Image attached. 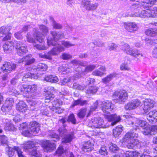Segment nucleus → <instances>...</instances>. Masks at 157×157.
Here are the masks:
<instances>
[{
	"mask_svg": "<svg viewBox=\"0 0 157 157\" xmlns=\"http://www.w3.org/2000/svg\"><path fill=\"white\" fill-rule=\"evenodd\" d=\"M136 129V128L130 130L125 134L122 139L123 142L128 143L127 147L128 148H139L141 145H144V143L140 142L135 139L138 136V134L135 132Z\"/></svg>",
	"mask_w": 157,
	"mask_h": 157,
	"instance_id": "nucleus-1",
	"label": "nucleus"
},
{
	"mask_svg": "<svg viewBox=\"0 0 157 157\" xmlns=\"http://www.w3.org/2000/svg\"><path fill=\"white\" fill-rule=\"evenodd\" d=\"M20 89L21 93L24 96L27 97H33L36 90L37 86L35 85H23L20 86Z\"/></svg>",
	"mask_w": 157,
	"mask_h": 157,
	"instance_id": "nucleus-2",
	"label": "nucleus"
},
{
	"mask_svg": "<svg viewBox=\"0 0 157 157\" xmlns=\"http://www.w3.org/2000/svg\"><path fill=\"white\" fill-rule=\"evenodd\" d=\"M114 101L121 104L124 103L128 98L127 92L125 90L115 92L113 95Z\"/></svg>",
	"mask_w": 157,
	"mask_h": 157,
	"instance_id": "nucleus-3",
	"label": "nucleus"
},
{
	"mask_svg": "<svg viewBox=\"0 0 157 157\" xmlns=\"http://www.w3.org/2000/svg\"><path fill=\"white\" fill-rule=\"evenodd\" d=\"M155 10L154 7H151L150 9H146L145 10H142L139 13L136 12L134 14H129L130 17H137L143 18L148 17H155L156 13H154Z\"/></svg>",
	"mask_w": 157,
	"mask_h": 157,
	"instance_id": "nucleus-4",
	"label": "nucleus"
},
{
	"mask_svg": "<svg viewBox=\"0 0 157 157\" xmlns=\"http://www.w3.org/2000/svg\"><path fill=\"white\" fill-rule=\"evenodd\" d=\"M39 28L42 34L36 30L35 31V33L34 34V36H36V39L37 41L40 43H42L44 41V35H46L48 32V29L47 27L43 25H40Z\"/></svg>",
	"mask_w": 157,
	"mask_h": 157,
	"instance_id": "nucleus-5",
	"label": "nucleus"
},
{
	"mask_svg": "<svg viewBox=\"0 0 157 157\" xmlns=\"http://www.w3.org/2000/svg\"><path fill=\"white\" fill-rule=\"evenodd\" d=\"M89 125L92 128H106L108 125L104 124V121L101 117H95L89 121Z\"/></svg>",
	"mask_w": 157,
	"mask_h": 157,
	"instance_id": "nucleus-6",
	"label": "nucleus"
},
{
	"mask_svg": "<svg viewBox=\"0 0 157 157\" xmlns=\"http://www.w3.org/2000/svg\"><path fill=\"white\" fill-rule=\"evenodd\" d=\"M122 50L126 53L131 56L137 57L140 56L142 57V55L137 50L134 48H131L130 46L127 44L123 45Z\"/></svg>",
	"mask_w": 157,
	"mask_h": 157,
	"instance_id": "nucleus-7",
	"label": "nucleus"
},
{
	"mask_svg": "<svg viewBox=\"0 0 157 157\" xmlns=\"http://www.w3.org/2000/svg\"><path fill=\"white\" fill-rule=\"evenodd\" d=\"M16 67V64L10 62H5L1 67V69L4 73L9 74L12 71L14 70Z\"/></svg>",
	"mask_w": 157,
	"mask_h": 157,
	"instance_id": "nucleus-8",
	"label": "nucleus"
},
{
	"mask_svg": "<svg viewBox=\"0 0 157 157\" xmlns=\"http://www.w3.org/2000/svg\"><path fill=\"white\" fill-rule=\"evenodd\" d=\"M141 104L140 101L137 99L132 100L127 103L124 106L126 110H131L135 109L139 107Z\"/></svg>",
	"mask_w": 157,
	"mask_h": 157,
	"instance_id": "nucleus-9",
	"label": "nucleus"
},
{
	"mask_svg": "<svg viewBox=\"0 0 157 157\" xmlns=\"http://www.w3.org/2000/svg\"><path fill=\"white\" fill-rule=\"evenodd\" d=\"M104 116L105 118L107 119L109 121H112L111 125L112 126H113L116 124L121 119L120 116L117 115L116 114H105Z\"/></svg>",
	"mask_w": 157,
	"mask_h": 157,
	"instance_id": "nucleus-10",
	"label": "nucleus"
},
{
	"mask_svg": "<svg viewBox=\"0 0 157 157\" xmlns=\"http://www.w3.org/2000/svg\"><path fill=\"white\" fill-rule=\"evenodd\" d=\"M14 102L13 99H7L6 100L5 103L2 107L1 110L3 112L7 113L10 112V111L12 109Z\"/></svg>",
	"mask_w": 157,
	"mask_h": 157,
	"instance_id": "nucleus-11",
	"label": "nucleus"
},
{
	"mask_svg": "<svg viewBox=\"0 0 157 157\" xmlns=\"http://www.w3.org/2000/svg\"><path fill=\"white\" fill-rule=\"evenodd\" d=\"M124 26L128 32L130 33H134L138 29L137 25L134 22H125Z\"/></svg>",
	"mask_w": 157,
	"mask_h": 157,
	"instance_id": "nucleus-12",
	"label": "nucleus"
},
{
	"mask_svg": "<svg viewBox=\"0 0 157 157\" xmlns=\"http://www.w3.org/2000/svg\"><path fill=\"white\" fill-rule=\"evenodd\" d=\"M29 130L28 133H31L34 135L37 133L40 130L39 125L38 123L35 121L31 122L29 125Z\"/></svg>",
	"mask_w": 157,
	"mask_h": 157,
	"instance_id": "nucleus-13",
	"label": "nucleus"
},
{
	"mask_svg": "<svg viewBox=\"0 0 157 157\" xmlns=\"http://www.w3.org/2000/svg\"><path fill=\"white\" fill-rule=\"evenodd\" d=\"M42 147L45 151L51 152L55 148L56 145L49 140H47L42 144Z\"/></svg>",
	"mask_w": 157,
	"mask_h": 157,
	"instance_id": "nucleus-14",
	"label": "nucleus"
},
{
	"mask_svg": "<svg viewBox=\"0 0 157 157\" xmlns=\"http://www.w3.org/2000/svg\"><path fill=\"white\" fill-rule=\"evenodd\" d=\"M65 50L64 48L62 45L58 44L56 46L53 48L49 52V54L51 57L52 56H57L60 52Z\"/></svg>",
	"mask_w": 157,
	"mask_h": 157,
	"instance_id": "nucleus-15",
	"label": "nucleus"
},
{
	"mask_svg": "<svg viewBox=\"0 0 157 157\" xmlns=\"http://www.w3.org/2000/svg\"><path fill=\"white\" fill-rule=\"evenodd\" d=\"M14 43L13 41L6 42L2 46L3 50L6 53H10L13 49Z\"/></svg>",
	"mask_w": 157,
	"mask_h": 157,
	"instance_id": "nucleus-16",
	"label": "nucleus"
},
{
	"mask_svg": "<svg viewBox=\"0 0 157 157\" xmlns=\"http://www.w3.org/2000/svg\"><path fill=\"white\" fill-rule=\"evenodd\" d=\"M154 104L155 102L153 100L150 99H146L143 108L144 111L147 113L149 110L153 107Z\"/></svg>",
	"mask_w": 157,
	"mask_h": 157,
	"instance_id": "nucleus-17",
	"label": "nucleus"
},
{
	"mask_svg": "<svg viewBox=\"0 0 157 157\" xmlns=\"http://www.w3.org/2000/svg\"><path fill=\"white\" fill-rule=\"evenodd\" d=\"M16 109L19 112L25 113L27 110V105L24 101H20L16 104Z\"/></svg>",
	"mask_w": 157,
	"mask_h": 157,
	"instance_id": "nucleus-18",
	"label": "nucleus"
},
{
	"mask_svg": "<svg viewBox=\"0 0 157 157\" xmlns=\"http://www.w3.org/2000/svg\"><path fill=\"white\" fill-rule=\"evenodd\" d=\"M147 117L150 122L152 123L155 119L157 120V111L155 110L151 111L147 114Z\"/></svg>",
	"mask_w": 157,
	"mask_h": 157,
	"instance_id": "nucleus-19",
	"label": "nucleus"
},
{
	"mask_svg": "<svg viewBox=\"0 0 157 157\" xmlns=\"http://www.w3.org/2000/svg\"><path fill=\"white\" fill-rule=\"evenodd\" d=\"M51 34L54 39L56 41H58L59 39H61L64 37V33L61 32L52 31L51 32Z\"/></svg>",
	"mask_w": 157,
	"mask_h": 157,
	"instance_id": "nucleus-20",
	"label": "nucleus"
},
{
	"mask_svg": "<svg viewBox=\"0 0 157 157\" xmlns=\"http://www.w3.org/2000/svg\"><path fill=\"white\" fill-rule=\"evenodd\" d=\"M74 133L71 132L70 134L65 135L62 139L63 143H67L71 142L73 139Z\"/></svg>",
	"mask_w": 157,
	"mask_h": 157,
	"instance_id": "nucleus-21",
	"label": "nucleus"
},
{
	"mask_svg": "<svg viewBox=\"0 0 157 157\" xmlns=\"http://www.w3.org/2000/svg\"><path fill=\"white\" fill-rule=\"evenodd\" d=\"M102 103V106L101 108V110L104 113L108 112L107 110L111 107V102L109 101L106 100L103 101Z\"/></svg>",
	"mask_w": 157,
	"mask_h": 157,
	"instance_id": "nucleus-22",
	"label": "nucleus"
},
{
	"mask_svg": "<svg viewBox=\"0 0 157 157\" xmlns=\"http://www.w3.org/2000/svg\"><path fill=\"white\" fill-rule=\"evenodd\" d=\"M123 127L121 125H118L113 129V135L115 137L118 136L121 133L123 130Z\"/></svg>",
	"mask_w": 157,
	"mask_h": 157,
	"instance_id": "nucleus-23",
	"label": "nucleus"
},
{
	"mask_svg": "<svg viewBox=\"0 0 157 157\" xmlns=\"http://www.w3.org/2000/svg\"><path fill=\"white\" fill-rule=\"evenodd\" d=\"M93 146L90 141L85 143L83 145L82 150L84 152H87L91 151L93 149Z\"/></svg>",
	"mask_w": 157,
	"mask_h": 157,
	"instance_id": "nucleus-24",
	"label": "nucleus"
},
{
	"mask_svg": "<svg viewBox=\"0 0 157 157\" xmlns=\"http://www.w3.org/2000/svg\"><path fill=\"white\" fill-rule=\"evenodd\" d=\"M117 75V74L116 73H112L102 79V82L105 83H108L111 81L113 78L115 77Z\"/></svg>",
	"mask_w": 157,
	"mask_h": 157,
	"instance_id": "nucleus-25",
	"label": "nucleus"
},
{
	"mask_svg": "<svg viewBox=\"0 0 157 157\" xmlns=\"http://www.w3.org/2000/svg\"><path fill=\"white\" fill-rule=\"evenodd\" d=\"M44 80L48 82L52 83H56L58 81V79L57 76L55 75H50L45 77Z\"/></svg>",
	"mask_w": 157,
	"mask_h": 157,
	"instance_id": "nucleus-26",
	"label": "nucleus"
},
{
	"mask_svg": "<svg viewBox=\"0 0 157 157\" xmlns=\"http://www.w3.org/2000/svg\"><path fill=\"white\" fill-rule=\"evenodd\" d=\"M12 27L2 26L0 28V37H2L4 35H6L9 33V31L11 29Z\"/></svg>",
	"mask_w": 157,
	"mask_h": 157,
	"instance_id": "nucleus-27",
	"label": "nucleus"
},
{
	"mask_svg": "<svg viewBox=\"0 0 157 157\" xmlns=\"http://www.w3.org/2000/svg\"><path fill=\"white\" fill-rule=\"evenodd\" d=\"M88 101L87 100H83L81 99H78L74 101L72 105V106H75L79 105L81 106H83L86 105L88 103Z\"/></svg>",
	"mask_w": 157,
	"mask_h": 157,
	"instance_id": "nucleus-28",
	"label": "nucleus"
},
{
	"mask_svg": "<svg viewBox=\"0 0 157 157\" xmlns=\"http://www.w3.org/2000/svg\"><path fill=\"white\" fill-rule=\"evenodd\" d=\"M32 55L31 54H29L26 56L25 63L24 64L25 65H30L35 62V59L34 58L30 59Z\"/></svg>",
	"mask_w": 157,
	"mask_h": 157,
	"instance_id": "nucleus-29",
	"label": "nucleus"
},
{
	"mask_svg": "<svg viewBox=\"0 0 157 157\" xmlns=\"http://www.w3.org/2000/svg\"><path fill=\"white\" fill-rule=\"evenodd\" d=\"M47 66L45 64L40 63L37 65L36 67H34L33 70H36L37 71H45L47 70Z\"/></svg>",
	"mask_w": 157,
	"mask_h": 157,
	"instance_id": "nucleus-30",
	"label": "nucleus"
},
{
	"mask_svg": "<svg viewBox=\"0 0 157 157\" xmlns=\"http://www.w3.org/2000/svg\"><path fill=\"white\" fill-rule=\"evenodd\" d=\"M15 151L14 147L13 148L8 147L6 148V153L9 157H13L15 154Z\"/></svg>",
	"mask_w": 157,
	"mask_h": 157,
	"instance_id": "nucleus-31",
	"label": "nucleus"
},
{
	"mask_svg": "<svg viewBox=\"0 0 157 157\" xmlns=\"http://www.w3.org/2000/svg\"><path fill=\"white\" fill-rule=\"evenodd\" d=\"M35 78V75L34 74H32L30 72H29L25 74L22 78V80L24 82L28 81L29 78Z\"/></svg>",
	"mask_w": 157,
	"mask_h": 157,
	"instance_id": "nucleus-32",
	"label": "nucleus"
},
{
	"mask_svg": "<svg viewBox=\"0 0 157 157\" xmlns=\"http://www.w3.org/2000/svg\"><path fill=\"white\" fill-rule=\"evenodd\" d=\"M87 110L86 108H82L77 114V116L80 118H83L86 115Z\"/></svg>",
	"mask_w": 157,
	"mask_h": 157,
	"instance_id": "nucleus-33",
	"label": "nucleus"
},
{
	"mask_svg": "<svg viewBox=\"0 0 157 157\" xmlns=\"http://www.w3.org/2000/svg\"><path fill=\"white\" fill-rule=\"evenodd\" d=\"M17 53L19 56H21L26 53L27 51V49L26 46H25L21 47V48L17 49Z\"/></svg>",
	"mask_w": 157,
	"mask_h": 157,
	"instance_id": "nucleus-34",
	"label": "nucleus"
},
{
	"mask_svg": "<svg viewBox=\"0 0 157 157\" xmlns=\"http://www.w3.org/2000/svg\"><path fill=\"white\" fill-rule=\"evenodd\" d=\"M145 33L147 35L154 36L157 34V29H147Z\"/></svg>",
	"mask_w": 157,
	"mask_h": 157,
	"instance_id": "nucleus-35",
	"label": "nucleus"
},
{
	"mask_svg": "<svg viewBox=\"0 0 157 157\" xmlns=\"http://www.w3.org/2000/svg\"><path fill=\"white\" fill-rule=\"evenodd\" d=\"M109 147L110 151L113 153H116L120 150V148L116 144L111 143Z\"/></svg>",
	"mask_w": 157,
	"mask_h": 157,
	"instance_id": "nucleus-36",
	"label": "nucleus"
},
{
	"mask_svg": "<svg viewBox=\"0 0 157 157\" xmlns=\"http://www.w3.org/2000/svg\"><path fill=\"white\" fill-rule=\"evenodd\" d=\"M137 153L136 151H127L123 155L124 157H136Z\"/></svg>",
	"mask_w": 157,
	"mask_h": 157,
	"instance_id": "nucleus-37",
	"label": "nucleus"
},
{
	"mask_svg": "<svg viewBox=\"0 0 157 157\" xmlns=\"http://www.w3.org/2000/svg\"><path fill=\"white\" fill-rule=\"evenodd\" d=\"M141 145V147L139 148H141V152H143V154L140 156V157H151L149 155H147V153H148L149 151L145 149V146H143Z\"/></svg>",
	"mask_w": 157,
	"mask_h": 157,
	"instance_id": "nucleus-38",
	"label": "nucleus"
},
{
	"mask_svg": "<svg viewBox=\"0 0 157 157\" xmlns=\"http://www.w3.org/2000/svg\"><path fill=\"white\" fill-rule=\"evenodd\" d=\"M46 94L45 95V100H47V101H46L45 102H49L51 100H52L53 99L55 96L52 93H49V92H46Z\"/></svg>",
	"mask_w": 157,
	"mask_h": 157,
	"instance_id": "nucleus-39",
	"label": "nucleus"
},
{
	"mask_svg": "<svg viewBox=\"0 0 157 157\" xmlns=\"http://www.w3.org/2000/svg\"><path fill=\"white\" fill-rule=\"evenodd\" d=\"M57 41L54 39V38H47V43L48 46L52 45L53 46H57Z\"/></svg>",
	"mask_w": 157,
	"mask_h": 157,
	"instance_id": "nucleus-40",
	"label": "nucleus"
},
{
	"mask_svg": "<svg viewBox=\"0 0 157 157\" xmlns=\"http://www.w3.org/2000/svg\"><path fill=\"white\" fill-rule=\"evenodd\" d=\"M98 90V88L96 86H91L86 90V93L88 94H95Z\"/></svg>",
	"mask_w": 157,
	"mask_h": 157,
	"instance_id": "nucleus-41",
	"label": "nucleus"
},
{
	"mask_svg": "<svg viewBox=\"0 0 157 157\" xmlns=\"http://www.w3.org/2000/svg\"><path fill=\"white\" fill-rule=\"evenodd\" d=\"M137 123L140 127L142 128L143 129H146L148 127L147 123L144 121L137 120Z\"/></svg>",
	"mask_w": 157,
	"mask_h": 157,
	"instance_id": "nucleus-42",
	"label": "nucleus"
},
{
	"mask_svg": "<svg viewBox=\"0 0 157 157\" xmlns=\"http://www.w3.org/2000/svg\"><path fill=\"white\" fill-rule=\"evenodd\" d=\"M90 4V2L89 0H83L82 1V5L87 10H88Z\"/></svg>",
	"mask_w": 157,
	"mask_h": 157,
	"instance_id": "nucleus-43",
	"label": "nucleus"
},
{
	"mask_svg": "<svg viewBox=\"0 0 157 157\" xmlns=\"http://www.w3.org/2000/svg\"><path fill=\"white\" fill-rule=\"evenodd\" d=\"M98 104V101H96L94 103V105L90 107V109L89 111V113L87 114V117H88L90 116L91 113L92 112L94 111L97 108Z\"/></svg>",
	"mask_w": 157,
	"mask_h": 157,
	"instance_id": "nucleus-44",
	"label": "nucleus"
},
{
	"mask_svg": "<svg viewBox=\"0 0 157 157\" xmlns=\"http://www.w3.org/2000/svg\"><path fill=\"white\" fill-rule=\"evenodd\" d=\"M40 114L47 116H50V111L46 107H43V108L40 110Z\"/></svg>",
	"mask_w": 157,
	"mask_h": 157,
	"instance_id": "nucleus-45",
	"label": "nucleus"
},
{
	"mask_svg": "<svg viewBox=\"0 0 157 157\" xmlns=\"http://www.w3.org/2000/svg\"><path fill=\"white\" fill-rule=\"evenodd\" d=\"M151 2V0H149V1H147L146 2H144L142 4V5L143 7V8H149L150 7H151V5H153L155 4V2H153L152 3Z\"/></svg>",
	"mask_w": 157,
	"mask_h": 157,
	"instance_id": "nucleus-46",
	"label": "nucleus"
},
{
	"mask_svg": "<svg viewBox=\"0 0 157 157\" xmlns=\"http://www.w3.org/2000/svg\"><path fill=\"white\" fill-rule=\"evenodd\" d=\"M49 136L51 138V141L56 142L59 140L60 139L59 137L55 133H53L50 135Z\"/></svg>",
	"mask_w": 157,
	"mask_h": 157,
	"instance_id": "nucleus-47",
	"label": "nucleus"
},
{
	"mask_svg": "<svg viewBox=\"0 0 157 157\" xmlns=\"http://www.w3.org/2000/svg\"><path fill=\"white\" fill-rule=\"evenodd\" d=\"M67 120V121H70L74 124H76V120L73 114H70L68 116Z\"/></svg>",
	"mask_w": 157,
	"mask_h": 157,
	"instance_id": "nucleus-48",
	"label": "nucleus"
},
{
	"mask_svg": "<svg viewBox=\"0 0 157 157\" xmlns=\"http://www.w3.org/2000/svg\"><path fill=\"white\" fill-rule=\"evenodd\" d=\"M58 131L59 132V135L62 137L63 136L65 135V134L67 132V130L63 127V128H60L58 129Z\"/></svg>",
	"mask_w": 157,
	"mask_h": 157,
	"instance_id": "nucleus-49",
	"label": "nucleus"
},
{
	"mask_svg": "<svg viewBox=\"0 0 157 157\" xmlns=\"http://www.w3.org/2000/svg\"><path fill=\"white\" fill-rule=\"evenodd\" d=\"M96 67V66L94 65H89L85 67L84 71H82L86 72L91 71L93 70Z\"/></svg>",
	"mask_w": 157,
	"mask_h": 157,
	"instance_id": "nucleus-50",
	"label": "nucleus"
},
{
	"mask_svg": "<svg viewBox=\"0 0 157 157\" xmlns=\"http://www.w3.org/2000/svg\"><path fill=\"white\" fill-rule=\"evenodd\" d=\"M74 89L80 90H83L86 87L85 86H82L76 83H74L73 86Z\"/></svg>",
	"mask_w": 157,
	"mask_h": 157,
	"instance_id": "nucleus-51",
	"label": "nucleus"
},
{
	"mask_svg": "<svg viewBox=\"0 0 157 157\" xmlns=\"http://www.w3.org/2000/svg\"><path fill=\"white\" fill-rule=\"evenodd\" d=\"M153 47L152 54L153 57L157 58V44L154 43L152 44Z\"/></svg>",
	"mask_w": 157,
	"mask_h": 157,
	"instance_id": "nucleus-52",
	"label": "nucleus"
},
{
	"mask_svg": "<svg viewBox=\"0 0 157 157\" xmlns=\"http://www.w3.org/2000/svg\"><path fill=\"white\" fill-rule=\"evenodd\" d=\"M99 153L101 155H107V151L105 146H102L101 147L99 151Z\"/></svg>",
	"mask_w": 157,
	"mask_h": 157,
	"instance_id": "nucleus-53",
	"label": "nucleus"
},
{
	"mask_svg": "<svg viewBox=\"0 0 157 157\" xmlns=\"http://www.w3.org/2000/svg\"><path fill=\"white\" fill-rule=\"evenodd\" d=\"M61 44L65 47L67 48L75 45V44H71L69 41H62L61 42Z\"/></svg>",
	"mask_w": 157,
	"mask_h": 157,
	"instance_id": "nucleus-54",
	"label": "nucleus"
},
{
	"mask_svg": "<svg viewBox=\"0 0 157 157\" xmlns=\"http://www.w3.org/2000/svg\"><path fill=\"white\" fill-rule=\"evenodd\" d=\"M71 62L73 64L76 66H79V65L82 66H84V63L79 60L75 59L73 60Z\"/></svg>",
	"mask_w": 157,
	"mask_h": 157,
	"instance_id": "nucleus-55",
	"label": "nucleus"
},
{
	"mask_svg": "<svg viewBox=\"0 0 157 157\" xmlns=\"http://www.w3.org/2000/svg\"><path fill=\"white\" fill-rule=\"evenodd\" d=\"M39 56L41 58L45 59L51 60L52 59V57L49 54V52L47 54H43L41 53L39 54Z\"/></svg>",
	"mask_w": 157,
	"mask_h": 157,
	"instance_id": "nucleus-56",
	"label": "nucleus"
},
{
	"mask_svg": "<svg viewBox=\"0 0 157 157\" xmlns=\"http://www.w3.org/2000/svg\"><path fill=\"white\" fill-rule=\"evenodd\" d=\"M34 145L33 142L31 141L28 142L24 146V148L26 149H28L33 148Z\"/></svg>",
	"mask_w": 157,
	"mask_h": 157,
	"instance_id": "nucleus-57",
	"label": "nucleus"
},
{
	"mask_svg": "<svg viewBox=\"0 0 157 157\" xmlns=\"http://www.w3.org/2000/svg\"><path fill=\"white\" fill-rule=\"evenodd\" d=\"M20 130L23 131V132L27 131L28 132V127L26 123L22 124H20V127L19 128Z\"/></svg>",
	"mask_w": 157,
	"mask_h": 157,
	"instance_id": "nucleus-58",
	"label": "nucleus"
},
{
	"mask_svg": "<svg viewBox=\"0 0 157 157\" xmlns=\"http://www.w3.org/2000/svg\"><path fill=\"white\" fill-rule=\"evenodd\" d=\"M34 47L36 49L40 50H46L48 48L47 47L42 44H36L35 45Z\"/></svg>",
	"mask_w": 157,
	"mask_h": 157,
	"instance_id": "nucleus-59",
	"label": "nucleus"
},
{
	"mask_svg": "<svg viewBox=\"0 0 157 157\" xmlns=\"http://www.w3.org/2000/svg\"><path fill=\"white\" fill-rule=\"evenodd\" d=\"M52 26L54 29H61L63 28V25H62L56 22H54L52 23Z\"/></svg>",
	"mask_w": 157,
	"mask_h": 157,
	"instance_id": "nucleus-60",
	"label": "nucleus"
},
{
	"mask_svg": "<svg viewBox=\"0 0 157 157\" xmlns=\"http://www.w3.org/2000/svg\"><path fill=\"white\" fill-rule=\"evenodd\" d=\"M98 6V3H95L94 4L91 3L88 10L94 11L97 9Z\"/></svg>",
	"mask_w": 157,
	"mask_h": 157,
	"instance_id": "nucleus-61",
	"label": "nucleus"
},
{
	"mask_svg": "<svg viewBox=\"0 0 157 157\" xmlns=\"http://www.w3.org/2000/svg\"><path fill=\"white\" fill-rule=\"evenodd\" d=\"M92 74L95 76H101L104 74V73L98 70H96L93 72Z\"/></svg>",
	"mask_w": 157,
	"mask_h": 157,
	"instance_id": "nucleus-62",
	"label": "nucleus"
},
{
	"mask_svg": "<svg viewBox=\"0 0 157 157\" xmlns=\"http://www.w3.org/2000/svg\"><path fill=\"white\" fill-rule=\"evenodd\" d=\"M14 149L15 151H17L19 157H23V156L22 154V152L20 148L18 147L14 146Z\"/></svg>",
	"mask_w": 157,
	"mask_h": 157,
	"instance_id": "nucleus-63",
	"label": "nucleus"
},
{
	"mask_svg": "<svg viewBox=\"0 0 157 157\" xmlns=\"http://www.w3.org/2000/svg\"><path fill=\"white\" fill-rule=\"evenodd\" d=\"M118 47V45L113 43H111L109 44L108 46V48L110 51L116 49Z\"/></svg>",
	"mask_w": 157,
	"mask_h": 157,
	"instance_id": "nucleus-64",
	"label": "nucleus"
}]
</instances>
